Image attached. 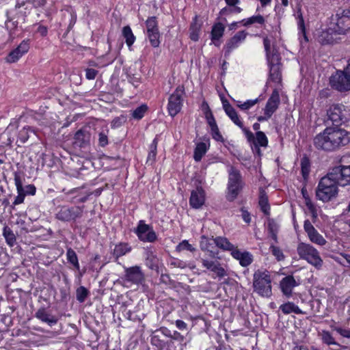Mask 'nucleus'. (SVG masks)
<instances>
[{
  "mask_svg": "<svg viewBox=\"0 0 350 350\" xmlns=\"http://www.w3.org/2000/svg\"><path fill=\"white\" fill-rule=\"evenodd\" d=\"M3 234L7 243L10 246H13L16 243V237L13 233V231L8 226H5L3 230Z\"/></svg>",
  "mask_w": 350,
  "mask_h": 350,
  "instance_id": "58836bf2",
  "label": "nucleus"
},
{
  "mask_svg": "<svg viewBox=\"0 0 350 350\" xmlns=\"http://www.w3.org/2000/svg\"><path fill=\"white\" fill-rule=\"evenodd\" d=\"M122 35L125 39V42L127 46L131 48L135 40V36H134L130 26H124L122 29Z\"/></svg>",
  "mask_w": 350,
  "mask_h": 350,
  "instance_id": "473e14b6",
  "label": "nucleus"
},
{
  "mask_svg": "<svg viewBox=\"0 0 350 350\" xmlns=\"http://www.w3.org/2000/svg\"><path fill=\"white\" fill-rule=\"evenodd\" d=\"M176 250L178 252H181L183 250L194 252L196 250V248L193 247L191 244H189L187 240H184L176 246Z\"/></svg>",
  "mask_w": 350,
  "mask_h": 350,
  "instance_id": "603ef678",
  "label": "nucleus"
},
{
  "mask_svg": "<svg viewBox=\"0 0 350 350\" xmlns=\"http://www.w3.org/2000/svg\"><path fill=\"white\" fill-rule=\"evenodd\" d=\"M6 16H7V21L5 25L7 27V29L10 30V33L12 31H14L18 26V21H13V19L10 18L9 16V12H6Z\"/></svg>",
  "mask_w": 350,
  "mask_h": 350,
  "instance_id": "4d7b16f0",
  "label": "nucleus"
},
{
  "mask_svg": "<svg viewBox=\"0 0 350 350\" xmlns=\"http://www.w3.org/2000/svg\"><path fill=\"white\" fill-rule=\"evenodd\" d=\"M225 1L230 8L222 9L221 11V14H224L228 10H230V11L234 10L236 12H239L238 8H234V5L239 2V0H225Z\"/></svg>",
  "mask_w": 350,
  "mask_h": 350,
  "instance_id": "6e6d98bb",
  "label": "nucleus"
},
{
  "mask_svg": "<svg viewBox=\"0 0 350 350\" xmlns=\"http://www.w3.org/2000/svg\"><path fill=\"white\" fill-rule=\"evenodd\" d=\"M73 139L75 147L85 149L90 146L91 134L88 130L81 129L76 132Z\"/></svg>",
  "mask_w": 350,
  "mask_h": 350,
  "instance_id": "dca6fc26",
  "label": "nucleus"
},
{
  "mask_svg": "<svg viewBox=\"0 0 350 350\" xmlns=\"http://www.w3.org/2000/svg\"><path fill=\"white\" fill-rule=\"evenodd\" d=\"M213 239H208L205 237H202L200 241V248L202 250L207 251L209 252V256L213 258L219 259L220 257L218 256V250L215 249L213 245L214 243L212 241Z\"/></svg>",
  "mask_w": 350,
  "mask_h": 350,
  "instance_id": "5701e85b",
  "label": "nucleus"
},
{
  "mask_svg": "<svg viewBox=\"0 0 350 350\" xmlns=\"http://www.w3.org/2000/svg\"><path fill=\"white\" fill-rule=\"evenodd\" d=\"M29 49V40H23L14 50L10 51L5 59L8 63L16 62Z\"/></svg>",
  "mask_w": 350,
  "mask_h": 350,
  "instance_id": "2eb2a0df",
  "label": "nucleus"
},
{
  "mask_svg": "<svg viewBox=\"0 0 350 350\" xmlns=\"http://www.w3.org/2000/svg\"><path fill=\"white\" fill-rule=\"evenodd\" d=\"M224 111L228 116L232 120V122L241 127V121L239 120L238 114L235 109L232 106H230V108H226Z\"/></svg>",
  "mask_w": 350,
  "mask_h": 350,
  "instance_id": "a18cd8bd",
  "label": "nucleus"
},
{
  "mask_svg": "<svg viewBox=\"0 0 350 350\" xmlns=\"http://www.w3.org/2000/svg\"><path fill=\"white\" fill-rule=\"evenodd\" d=\"M146 26L147 33L159 31L158 27V23L155 16L148 17L146 21Z\"/></svg>",
  "mask_w": 350,
  "mask_h": 350,
  "instance_id": "ea45409f",
  "label": "nucleus"
},
{
  "mask_svg": "<svg viewBox=\"0 0 350 350\" xmlns=\"http://www.w3.org/2000/svg\"><path fill=\"white\" fill-rule=\"evenodd\" d=\"M185 94L183 86H178L168 98L167 111L172 117H174L181 110Z\"/></svg>",
  "mask_w": 350,
  "mask_h": 350,
  "instance_id": "0eeeda50",
  "label": "nucleus"
},
{
  "mask_svg": "<svg viewBox=\"0 0 350 350\" xmlns=\"http://www.w3.org/2000/svg\"><path fill=\"white\" fill-rule=\"evenodd\" d=\"M217 276L219 278H222L226 275V271L225 269L221 267L220 264H217V265L212 270Z\"/></svg>",
  "mask_w": 350,
  "mask_h": 350,
  "instance_id": "338daca9",
  "label": "nucleus"
},
{
  "mask_svg": "<svg viewBox=\"0 0 350 350\" xmlns=\"http://www.w3.org/2000/svg\"><path fill=\"white\" fill-rule=\"evenodd\" d=\"M279 60L280 57H278V59L274 62L268 61V63L269 65L270 80L278 84L275 88L280 89L282 86V73L280 64H279Z\"/></svg>",
  "mask_w": 350,
  "mask_h": 350,
  "instance_id": "f3484780",
  "label": "nucleus"
},
{
  "mask_svg": "<svg viewBox=\"0 0 350 350\" xmlns=\"http://www.w3.org/2000/svg\"><path fill=\"white\" fill-rule=\"evenodd\" d=\"M147 36L148 38L149 42L152 46L156 48L158 47L160 44V33L158 32H152V33H148Z\"/></svg>",
  "mask_w": 350,
  "mask_h": 350,
  "instance_id": "de8ad7c7",
  "label": "nucleus"
},
{
  "mask_svg": "<svg viewBox=\"0 0 350 350\" xmlns=\"http://www.w3.org/2000/svg\"><path fill=\"white\" fill-rule=\"evenodd\" d=\"M301 194L304 199V203H305L306 206H307L308 209L309 210V211L311 213L312 216L313 217H317V209L316 206L312 202V200H310L308 193L306 188L304 187L301 189Z\"/></svg>",
  "mask_w": 350,
  "mask_h": 350,
  "instance_id": "c85d7f7f",
  "label": "nucleus"
},
{
  "mask_svg": "<svg viewBox=\"0 0 350 350\" xmlns=\"http://www.w3.org/2000/svg\"><path fill=\"white\" fill-rule=\"evenodd\" d=\"M280 310H281L285 314H288L290 313H295L297 314H303L301 310L297 305L290 301L282 304L280 306Z\"/></svg>",
  "mask_w": 350,
  "mask_h": 350,
  "instance_id": "c756f323",
  "label": "nucleus"
},
{
  "mask_svg": "<svg viewBox=\"0 0 350 350\" xmlns=\"http://www.w3.org/2000/svg\"><path fill=\"white\" fill-rule=\"evenodd\" d=\"M308 237L310 240L313 242L314 243H316L319 245H324L326 243L325 239L323 238V237L320 234L317 230L314 231V232L310 233L308 235Z\"/></svg>",
  "mask_w": 350,
  "mask_h": 350,
  "instance_id": "79ce46f5",
  "label": "nucleus"
},
{
  "mask_svg": "<svg viewBox=\"0 0 350 350\" xmlns=\"http://www.w3.org/2000/svg\"><path fill=\"white\" fill-rule=\"evenodd\" d=\"M273 115L272 109H264V116H260L258 117V120L259 122H264L268 120Z\"/></svg>",
  "mask_w": 350,
  "mask_h": 350,
  "instance_id": "680f3d73",
  "label": "nucleus"
},
{
  "mask_svg": "<svg viewBox=\"0 0 350 350\" xmlns=\"http://www.w3.org/2000/svg\"><path fill=\"white\" fill-rule=\"evenodd\" d=\"M319 336L323 343L327 345H338L335 341V339L332 336V334L326 330H323L319 332Z\"/></svg>",
  "mask_w": 350,
  "mask_h": 350,
  "instance_id": "a19ab883",
  "label": "nucleus"
},
{
  "mask_svg": "<svg viewBox=\"0 0 350 350\" xmlns=\"http://www.w3.org/2000/svg\"><path fill=\"white\" fill-rule=\"evenodd\" d=\"M124 281L133 284H142L145 281V276L139 266L135 265L131 267H126L124 275L122 278Z\"/></svg>",
  "mask_w": 350,
  "mask_h": 350,
  "instance_id": "4468645a",
  "label": "nucleus"
},
{
  "mask_svg": "<svg viewBox=\"0 0 350 350\" xmlns=\"http://www.w3.org/2000/svg\"><path fill=\"white\" fill-rule=\"evenodd\" d=\"M201 29V25L197 23V16L193 19V23L190 25L189 31L190 35L189 37L191 40L193 41H198L200 38V31Z\"/></svg>",
  "mask_w": 350,
  "mask_h": 350,
  "instance_id": "2f4dec72",
  "label": "nucleus"
},
{
  "mask_svg": "<svg viewBox=\"0 0 350 350\" xmlns=\"http://www.w3.org/2000/svg\"><path fill=\"white\" fill-rule=\"evenodd\" d=\"M272 276L271 273L265 269H257L253 275L254 292L265 298L272 295Z\"/></svg>",
  "mask_w": 350,
  "mask_h": 350,
  "instance_id": "7ed1b4c3",
  "label": "nucleus"
},
{
  "mask_svg": "<svg viewBox=\"0 0 350 350\" xmlns=\"http://www.w3.org/2000/svg\"><path fill=\"white\" fill-rule=\"evenodd\" d=\"M89 295L88 290L84 286L79 287L76 291L77 299L80 302L83 303Z\"/></svg>",
  "mask_w": 350,
  "mask_h": 350,
  "instance_id": "49530a36",
  "label": "nucleus"
},
{
  "mask_svg": "<svg viewBox=\"0 0 350 350\" xmlns=\"http://www.w3.org/2000/svg\"><path fill=\"white\" fill-rule=\"evenodd\" d=\"M241 175L239 171L232 166L230 167L226 198L233 201L238 196L240 188Z\"/></svg>",
  "mask_w": 350,
  "mask_h": 350,
  "instance_id": "6e6552de",
  "label": "nucleus"
},
{
  "mask_svg": "<svg viewBox=\"0 0 350 350\" xmlns=\"http://www.w3.org/2000/svg\"><path fill=\"white\" fill-rule=\"evenodd\" d=\"M83 212V208L80 206L68 207L64 206L60 207L55 217L58 220L62 221H75L77 218L82 217Z\"/></svg>",
  "mask_w": 350,
  "mask_h": 350,
  "instance_id": "9b49d317",
  "label": "nucleus"
},
{
  "mask_svg": "<svg viewBox=\"0 0 350 350\" xmlns=\"http://www.w3.org/2000/svg\"><path fill=\"white\" fill-rule=\"evenodd\" d=\"M206 119L207 120V123L211 127L213 138L218 142L222 141L223 137L219 133L216 121L211 109H208L206 112Z\"/></svg>",
  "mask_w": 350,
  "mask_h": 350,
  "instance_id": "412c9836",
  "label": "nucleus"
},
{
  "mask_svg": "<svg viewBox=\"0 0 350 350\" xmlns=\"http://www.w3.org/2000/svg\"><path fill=\"white\" fill-rule=\"evenodd\" d=\"M208 146L204 142H200L196 144L194 150L193 159L196 161H201L202 157L206 154Z\"/></svg>",
  "mask_w": 350,
  "mask_h": 350,
  "instance_id": "7c9ffc66",
  "label": "nucleus"
},
{
  "mask_svg": "<svg viewBox=\"0 0 350 350\" xmlns=\"http://www.w3.org/2000/svg\"><path fill=\"white\" fill-rule=\"evenodd\" d=\"M329 119L334 125H340L349 120V114L343 105H333L327 111Z\"/></svg>",
  "mask_w": 350,
  "mask_h": 350,
  "instance_id": "f8f14e48",
  "label": "nucleus"
},
{
  "mask_svg": "<svg viewBox=\"0 0 350 350\" xmlns=\"http://www.w3.org/2000/svg\"><path fill=\"white\" fill-rule=\"evenodd\" d=\"M253 255L248 252H242V267H246L253 262Z\"/></svg>",
  "mask_w": 350,
  "mask_h": 350,
  "instance_id": "5fc2aeb1",
  "label": "nucleus"
},
{
  "mask_svg": "<svg viewBox=\"0 0 350 350\" xmlns=\"http://www.w3.org/2000/svg\"><path fill=\"white\" fill-rule=\"evenodd\" d=\"M36 188L33 185H28L24 188V193L26 195L33 196L36 193Z\"/></svg>",
  "mask_w": 350,
  "mask_h": 350,
  "instance_id": "774afa93",
  "label": "nucleus"
},
{
  "mask_svg": "<svg viewBox=\"0 0 350 350\" xmlns=\"http://www.w3.org/2000/svg\"><path fill=\"white\" fill-rule=\"evenodd\" d=\"M263 44L266 51L267 61L274 62L280 57V55L275 51L273 45L272 44V40L268 37L263 39Z\"/></svg>",
  "mask_w": 350,
  "mask_h": 350,
  "instance_id": "b1692460",
  "label": "nucleus"
},
{
  "mask_svg": "<svg viewBox=\"0 0 350 350\" xmlns=\"http://www.w3.org/2000/svg\"><path fill=\"white\" fill-rule=\"evenodd\" d=\"M224 31V26L220 23L215 24L211 30V41L216 46H220L219 39L223 36Z\"/></svg>",
  "mask_w": 350,
  "mask_h": 350,
  "instance_id": "393cba45",
  "label": "nucleus"
},
{
  "mask_svg": "<svg viewBox=\"0 0 350 350\" xmlns=\"http://www.w3.org/2000/svg\"><path fill=\"white\" fill-rule=\"evenodd\" d=\"M131 247L127 243H119L115 245L113 256L118 260L120 257L124 256L131 251Z\"/></svg>",
  "mask_w": 350,
  "mask_h": 350,
  "instance_id": "cd10ccee",
  "label": "nucleus"
},
{
  "mask_svg": "<svg viewBox=\"0 0 350 350\" xmlns=\"http://www.w3.org/2000/svg\"><path fill=\"white\" fill-rule=\"evenodd\" d=\"M202 263L204 267L212 271L219 264V262L217 260L202 259Z\"/></svg>",
  "mask_w": 350,
  "mask_h": 350,
  "instance_id": "bf43d9fd",
  "label": "nucleus"
},
{
  "mask_svg": "<svg viewBox=\"0 0 350 350\" xmlns=\"http://www.w3.org/2000/svg\"><path fill=\"white\" fill-rule=\"evenodd\" d=\"M265 22L264 18L261 15L252 16L247 19L242 20V25L245 27L254 25H262Z\"/></svg>",
  "mask_w": 350,
  "mask_h": 350,
  "instance_id": "e433bc0d",
  "label": "nucleus"
},
{
  "mask_svg": "<svg viewBox=\"0 0 350 350\" xmlns=\"http://www.w3.org/2000/svg\"><path fill=\"white\" fill-rule=\"evenodd\" d=\"M35 317L43 323H47L50 327L57 324L58 318L50 314L44 307L40 308L35 313Z\"/></svg>",
  "mask_w": 350,
  "mask_h": 350,
  "instance_id": "aec40b11",
  "label": "nucleus"
},
{
  "mask_svg": "<svg viewBox=\"0 0 350 350\" xmlns=\"http://www.w3.org/2000/svg\"><path fill=\"white\" fill-rule=\"evenodd\" d=\"M270 251L278 261H281L284 259V255L282 251L278 247L271 245Z\"/></svg>",
  "mask_w": 350,
  "mask_h": 350,
  "instance_id": "864d4df0",
  "label": "nucleus"
},
{
  "mask_svg": "<svg viewBox=\"0 0 350 350\" xmlns=\"http://www.w3.org/2000/svg\"><path fill=\"white\" fill-rule=\"evenodd\" d=\"M332 328L342 337L350 338V329H344L336 326H332Z\"/></svg>",
  "mask_w": 350,
  "mask_h": 350,
  "instance_id": "13d9d810",
  "label": "nucleus"
},
{
  "mask_svg": "<svg viewBox=\"0 0 350 350\" xmlns=\"http://www.w3.org/2000/svg\"><path fill=\"white\" fill-rule=\"evenodd\" d=\"M329 176L334 177L340 186L350 185V166L339 165L333 167L329 172Z\"/></svg>",
  "mask_w": 350,
  "mask_h": 350,
  "instance_id": "ddd939ff",
  "label": "nucleus"
},
{
  "mask_svg": "<svg viewBox=\"0 0 350 350\" xmlns=\"http://www.w3.org/2000/svg\"><path fill=\"white\" fill-rule=\"evenodd\" d=\"M126 121V118L123 116L114 118L111 122V127L117 128L120 126Z\"/></svg>",
  "mask_w": 350,
  "mask_h": 350,
  "instance_id": "0e129e2a",
  "label": "nucleus"
},
{
  "mask_svg": "<svg viewBox=\"0 0 350 350\" xmlns=\"http://www.w3.org/2000/svg\"><path fill=\"white\" fill-rule=\"evenodd\" d=\"M45 0H16L15 9L19 10L25 6L27 3H31L36 8L43 6L45 4Z\"/></svg>",
  "mask_w": 350,
  "mask_h": 350,
  "instance_id": "4c0bfd02",
  "label": "nucleus"
},
{
  "mask_svg": "<svg viewBox=\"0 0 350 350\" xmlns=\"http://www.w3.org/2000/svg\"><path fill=\"white\" fill-rule=\"evenodd\" d=\"M134 232L143 242L153 243L157 239V235L152 226L145 224L144 220H140L138 222L137 228L134 229Z\"/></svg>",
  "mask_w": 350,
  "mask_h": 350,
  "instance_id": "9d476101",
  "label": "nucleus"
},
{
  "mask_svg": "<svg viewBox=\"0 0 350 350\" xmlns=\"http://www.w3.org/2000/svg\"><path fill=\"white\" fill-rule=\"evenodd\" d=\"M259 205L260 206V208L262 210V211L265 214V215H269V209H270V207H269V203H268V199L266 196H261L260 198V200H259Z\"/></svg>",
  "mask_w": 350,
  "mask_h": 350,
  "instance_id": "8fccbe9b",
  "label": "nucleus"
},
{
  "mask_svg": "<svg viewBox=\"0 0 350 350\" xmlns=\"http://www.w3.org/2000/svg\"><path fill=\"white\" fill-rule=\"evenodd\" d=\"M275 88L270 98L268 99L265 109H272L273 113L278 109L280 103L279 90Z\"/></svg>",
  "mask_w": 350,
  "mask_h": 350,
  "instance_id": "a878e982",
  "label": "nucleus"
},
{
  "mask_svg": "<svg viewBox=\"0 0 350 350\" xmlns=\"http://www.w3.org/2000/svg\"><path fill=\"white\" fill-rule=\"evenodd\" d=\"M85 71V77L88 80H93L97 76L98 71L94 68H86Z\"/></svg>",
  "mask_w": 350,
  "mask_h": 350,
  "instance_id": "e2e57ef3",
  "label": "nucleus"
},
{
  "mask_svg": "<svg viewBox=\"0 0 350 350\" xmlns=\"http://www.w3.org/2000/svg\"><path fill=\"white\" fill-rule=\"evenodd\" d=\"M330 85L340 92L350 90V78L347 75V68L343 70H338L335 75L332 76Z\"/></svg>",
  "mask_w": 350,
  "mask_h": 350,
  "instance_id": "1a4fd4ad",
  "label": "nucleus"
},
{
  "mask_svg": "<svg viewBox=\"0 0 350 350\" xmlns=\"http://www.w3.org/2000/svg\"><path fill=\"white\" fill-rule=\"evenodd\" d=\"M14 183L18 195L13 202V205H18L24 202L25 193H24V187H23L21 178L17 172L14 173Z\"/></svg>",
  "mask_w": 350,
  "mask_h": 350,
  "instance_id": "4be33fe9",
  "label": "nucleus"
},
{
  "mask_svg": "<svg viewBox=\"0 0 350 350\" xmlns=\"http://www.w3.org/2000/svg\"><path fill=\"white\" fill-rule=\"evenodd\" d=\"M213 242L216 245L217 247H219L224 250L229 251L233 249V245L228 241L226 238L218 237L213 239Z\"/></svg>",
  "mask_w": 350,
  "mask_h": 350,
  "instance_id": "72a5a7b5",
  "label": "nucleus"
},
{
  "mask_svg": "<svg viewBox=\"0 0 350 350\" xmlns=\"http://www.w3.org/2000/svg\"><path fill=\"white\" fill-rule=\"evenodd\" d=\"M148 109V107L146 105H142L141 106L137 107L132 113V116L135 119L140 120L142 119L144 113Z\"/></svg>",
  "mask_w": 350,
  "mask_h": 350,
  "instance_id": "09e8293b",
  "label": "nucleus"
},
{
  "mask_svg": "<svg viewBox=\"0 0 350 350\" xmlns=\"http://www.w3.org/2000/svg\"><path fill=\"white\" fill-rule=\"evenodd\" d=\"M298 283L293 275H287L282 279L280 286L282 293L287 297L292 295L293 289L297 286Z\"/></svg>",
  "mask_w": 350,
  "mask_h": 350,
  "instance_id": "a211bd4d",
  "label": "nucleus"
},
{
  "mask_svg": "<svg viewBox=\"0 0 350 350\" xmlns=\"http://www.w3.org/2000/svg\"><path fill=\"white\" fill-rule=\"evenodd\" d=\"M125 316L129 320L138 322H140L144 317V314H142V316H138L137 314H135L134 312L130 310L126 312Z\"/></svg>",
  "mask_w": 350,
  "mask_h": 350,
  "instance_id": "052dcab7",
  "label": "nucleus"
},
{
  "mask_svg": "<svg viewBox=\"0 0 350 350\" xmlns=\"http://www.w3.org/2000/svg\"><path fill=\"white\" fill-rule=\"evenodd\" d=\"M29 128L24 127L21 129L18 135V139L16 143L18 144V146H21L22 144L25 143L29 137Z\"/></svg>",
  "mask_w": 350,
  "mask_h": 350,
  "instance_id": "c03bdc74",
  "label": "nucleus"
},
{
  "mask_svg": "<svg viewBox=\"0 0 350 350\" xmlns=\"http://www.w3.org/2000/svg\"><path fill=\"white\" fill-rule=\"evenodd\" d=\"M166 331L169 332V334H166V336L179 342L181 345L186 346L187 341H186V338L183 335L177 331H174L173 333L169 329H166Z\"/></svg>",
  "mask_w": 350,
  "mask_h": 350,
  "instance_id": "37998d69",
  "label": "nucleus"
},
{
  "mask_svg": "<svg viewBox=\"0 0 350 350\" xmlns=\"http://www.w3.org/2000/svg\"><path fill=\"white\" fill-rule=\"evenodd\" d=\"M146 265L152 270H157L159 268V259L154 254L153 251L150 248L146 250Z\"/></svg>",
  "mask_w": 350,
  "mask_h": 350,
  "instance_id": "bb28decb",
  "label": "nucleus"
},
{
  "mask_svg": "<svg viewBox=\"0 0 350 350\" xmlns=\"http://www.w3.org/2000/svg\"><path fill=\"white\" fill-rule=\"evenodd\" d=\"M108 130L102 131L98 133V144L105 147L108 144Z\"/></svg>",
  "mask_w": 350,
  "mask_h": 350,
  "instance_id": "3c124183",
  "label": "nucleus"
},
{
  "mask_svg": "<svg viewBox=\"0 0 350 350\" xmlns=\"http://www.w3.org/2000/svg\"><path fill=\"white\" fill-rule=\"evenodd\" d=\"M297 253L301 259L306 260L316 269H321L323 260L319 252L313 246L301 243L298 245Z\"/></svg>",
  "mask_w": 350,
  "mask_h": 350,
  "instance_id": "39448f33",
  "label": "nucleus"
},
{
  "mask_svg": "<svg viewBox=\"0 0 350 350\" xmlns=\"http://www.w3.org/2000/svg\"><path fill=\"white\" fill-rule=\"evenodd\" d=\"M205 193L202 187H197L194 191H192L189 199V204L191 207L194 208H200L204 203Z\"/></svg>",
  "mask_w": 350,
  "mask_h": 350,
  "instance_id": "6ab92c4d",
  "label": "nucleus"
},
{
  "mask_svg": "<svg viewBox=\"0 0 350 350\" xmlns=\"http://www.w3.org/2000/svg\"><path fill=\"white\" fill-rule=\"evenodd\" d=\"M66 258L68 262L72 265L75 269H76L77 270H79L80 266L77 255L76 252L70 247L68 248L66 250Z\"/></svg>",
  "mask_w": 350,
  "mask_h": 350,
  "instance_id": "c9c22d12",
  "label": "nucleus"
},
{
  "mask_svg": "<svg viewBox=\"0 0 350 350\" xmlns=\"http://www.w3.org/2000/svg\"><path fill=\"white\" fill-rule=\"evenodd\" d=\"M350 142V132L337 127H327L317 134L313 143L318 150L334 152Z\"/></svg>",
  "mask_w": 350,
  "mask_h": 350,
  "instance_id": "f257e3e1",
  "label": "nucleus"
},
{
  "mask_svg": "<svg viewBox=\"0 0 350 350\" xmlns=\"http://www.w3.org/2000/svg\"><path fill=\"white\" fill-rule=\"evenodd\" d=\"M350 31V10H345L332 16L329 27L319 37V41L323 44H332L334 39L330 34H346Z\"/></svg>",
  "mask_w": 350,
  "mask_h": 350,
  "instance_id": "f03ea898",
  "label": "nucleus"
},
{
  "mask_svg": "<svg viewBox=\"0 0 350 350\" xmlns=\"http://www.w3.org/2000/svg\"><path fill=\"white\" fill-rule=\"evenodd\" d=\"M241 42V31L228 41L226 45V53H230L234 49L237 48Z\"/></svg>",
  "mask_w": 350,
  "mask_h": 350,
  "instance_id": "f704fd0d",
  "label": "nucleus"
},
{
  "mask_svg": "<svg viewBox=\"0 0 350 350\" xmlns=\"http://www.w3.org/2000/svg\"><path fill=\"white\" fill-rule=\"evenodd\" d=\"M243 132L253 153L260 157L262 153L260 148H266L268 144V139L265 134L262 131H257L254 135L245 129H243Z\"/></svg>",
  "mask_w": 350,
  "mask_h": 350,
  "instance_id": "423d86ee",
  "label": "nucleus"
},
{
  "mask_svg": "<svg viewBox=\"0 0 350 350\" xmlns=\"http://www.w3.org/2000/svg\"><path fill=\"white\" fill-rule=\"evenodd\" d=\"M259 101V99L255 98L252 100H247V101L242 103V110H248L256 105Z\"/></svg>",
  "mask_w": 350,
  "mask_h": 350,
  "instance_id": "69168bd1",
  "label": "nucleus"
},
{
  "mask_svg": "<svg viewBox=\"0 0 350 350\" xmlns=\"http://www.w3.org/2000/svg\"><path fill=\"white\" fill-rule=\"evenodd\" d=\"M338 183L334 177L329 176V172L323 177L316 190L317 198L323 201L328 202L334 198L338 193Z\"/></svg>",
  "mask_w": 350,
  "mask_h": 350,
  "instance_id": "20e7f679",
  "label": "nucleus"
}]
</instances>
